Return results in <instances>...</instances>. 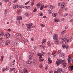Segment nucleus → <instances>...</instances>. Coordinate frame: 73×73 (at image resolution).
Returning a JSON list of instances; mask_svg holds the SVG:
<instances>
[{
	"mask_svg": "<svg viewBox=\"0 0 73 73\" xmlns=\"http://www.w3.org/2000/svg\"><path fill=\"white\" fill-rule=\"evenodd\" d=\"M27 29L28 30V31H29L30 32L31 31V28L32 27L33 28H35V25H34L32 27L33 25V24L31 23H29V24H27Z\"/></svg>",
	"mask_w": 73,
	"mask_h": 73,
	"instance_id": "f257e3e1",
	"label": "nucleus"
},
{
	"mask_svg": "<svg viewBox=\"0 0 73 73\" xmlns=\"http://www.w3.org/2000/svg\"><path fill=\"white\" fill-rule=\"evenodd\" d=\"M58 6H60L61 5V9H64L65 8V3L64 2H62V4L60 2L58 3Z\"/></svg>",
	"mask_w": 73,
	"mask_h": 73,
	"instance_id": "f03ea898",
	"label": "nucleus"
},
{
	"mask_svg": "<svg viewBox=\"0 0 73 73\" xmlns=\"http://www.w3.org/2000/svg\"><path fill=\"white\" fill-rule=\"evenodd\" d=\"M44 54H45V53L42 52V53H39V54H37V55L38 56H40L39 57V58L40 59V58H42V56H44Z\"/></svg>",
	"mask_w": 73,
	"mask_h": 73,
	"instance_id": "7ed1b4c3",
	"label": "nucleus"
},
{
	"mask_svg": "<svg viewBox=\"0 0 73 73\" xmlns=\"http://www.w3.org/2000/svg\"><path fill=\"white\" fill-rule=\"evenodd\" d=\"M53 37L54 40H58V35L57 34L53 35Z\"/></svg>",
	"mask_w": 73,
	"mask_h": 73,
	"instance_id": "20e7f679",
	"label": "nucleus"
},
{
	"mask_svg": "<svg viewBox=\"0 0 73 73\" xmlns=\"http://www.w3.org/2000/svg\"><path fill=\"white\" fill-rule=\"evenodd\" d=\"M63 60H57L56 61V64L57 65H59L60 64H62V63L63 62Z\"/></svg>",
	"mask_w": 73,
	"mask_h": 73,
	"instance_id": "39448f33",
	"label": "nucleus"
},
{
	"mask_svg": "<svg viewBox=\"0 0 73 73\" xmlns=\"http://www.w3.org/2000/svg\"><path fill=\"white\" fill-rule=\"evenodd\" d=\"M61 50H58L57 52H54L53 54V55L54 56H56L58 54H60V53H61Z\"/></svg>",
	"mask_w": 73,
	"mask_h": 73,
	"instance_id": "423d86ee",
	"label": "nucleus"
},
{
	"mask_svg": "<svg viewBox=\"0 0 73 73\" xmlns=\"http://www.w3.org/2000/svg\"><path fill=\"white\" fill-rule=\"evenodd\" d=\"M62 72V69L59 68L57 71L54 72V73H61Z\"/></svg>",
	"mask_w": 73,
	"mask_h": 73,
	"instance_id": "0eeeda50",
	"label": "nucleus"
},
{
	"mask_svg": "<svg viewBox=\"0 0 73 73\" xmlns=\"http://www.w3.org/2000/svg\"><path fill=\"white\" fill-rule=\"evenodd\" d=\"M62 64H63V66L64 68H65L66 66V65H67V63L66 62L64 61V60H63V62L62 63Z\"/></svg>",
	"mask_w": 73,
	"mask_h": 73,
	"instance_id": "6e6552de",
	"label": "nucleus"
},
{
	"mask_svg": "<svg viewBox=\"0 0 73 73\" xmlns=\"http://www.w3.org/2000/svg\"><path fill=\"white\" fill-rule=\"evenodd\" d=\"M73 66H69L68 68V70L69 71H72L73 70Z\"/></svg>",
	"mask_w": 73,
	"mask_h": 73,
	"instance_id": "1a4fd4ad",
	"label": "nucleus"
},
{
	"mask_svg": "<svg viewBox=\"0 0 73 73\" xmlns=\"http://www.w3.org/2000/svg\"><path fill=\"white\" fill-rule=\"evenodd\" d=\"M68 63H70L71 62V60H70V59H72V57L70 56H68Z\"/></svg>",
	"mask_w": 73,
	"mask_h": 73,
	"instance_id": "9d476101",
	"label": "nucleus"
},
{
	"mask_svg": "<svg viewBox=\"0 0 73 73\" xmlns=\"http://www.w3.org/2000/svg\"><path fill=\"white\" fill-rule=\"evenodd\" d=\"M15 63L12 62L10 63L11 66V67H14L15 66Z\"/></svg>",
	"mask_w": 73,
	"mask_h": 73,
	"instance_id": "9b49d317",
	"label": "nucleus"
},
{
	"mask_svg": "<svg viewBox=\"0 0 73 73\" xmlns=\"http://www.w3.org/2000/svg\"><path fill=\"white\" fill-rule=\"evenodd\" d=\"M31 63H32V60L31 59H30L27 61V64H31Z\"/></svg>",
	"mask_w": 73,
	"mask_h": 73,
	"instance_id": "f8f14e48",
	"label": "nucleus"
},
{
	"mask_svg": "<svg viewBox=\"0 0 73 73\" xmlns=\"http://www.w3.org/2000/svg\"><path fill=\"white\" fill-rule=\"evenodd\" d=\"M54 44H55L56 45H58L59 44V42L58 41V40H55L54 42Z\"/></svg>",
	"mask_w": 73,
	"mask_h": 73,
	"instance_id": "ddd939ff",
	"label": "nucleus"
},
{
	"mask_svg": "<svg viewBox=\"0 0 73 73\" xmlns=\"http://www.w3.org/2000/svg\"><path fill=\"white\" fill-rule=\"evenodd\" d=\"M48 13L49 14H50L52 13V9H50L48 11Z\"/></svg>",
	"mask_w": 73,
	"mask_h": 73,
	"instance_id": "4468645a",
	"label": "nucleus"
},
{
	"mask_svg": "<svg viewBox=\"0 0 73 73\" xmlns=\"http://www.w3.org/2000/svg\"><path fill=\"white\" fill-rule=\"evenodd\" d=\"M27 70L25 68H24L23 71L22 72V73H27Z\"/></svg>",
	"mask_w": 73,
	"mask_h": 73,
	"instance_id": "2eb2a0df",
	"label": "nucleus"
},
{
	"mask_svg": "<svg viewBox=\"0 0 73 73\" xmlns=\"http://www.w3.org/2000/svg\"><path fill=\"white\" fill-rule=\"evenodd\" d=\"M16 24L17 25H20L21 24V22L20 21H17L16 22Z\"/></svg>",
	"mask_w": 73,
	"mask_h": 73,
	"instance_id": "dca6fc26",
	"label": "nucleus"
},
{
	"mask_svg": "<svg viewBox=\"0 0 73 73\" xmlns=\"http://www.w3.org/2000/svg\"><path fill=\"white\" fill-rule=\"evenodd\" d=\"M6 37L8 38H9L10 37V35L9 33H7L6 34Z\"/></svg>",
	"mask_w": 73,
	"mask_h": 73,
	"instance_id": "f3484780",
	"label": "nucleus"
},
{
	"mask_svg": "<svg viewBox=\"0 0 73 73\" xmlns=\"http://www.w3.org/2000/svg\"><path fill=\"white\" fill-rule=\"evenodd\" d=\"M48 61L49 64H50L52 62V61L50 60V58H48Z\"/></svg>",
	"mask_w": 73,
	"mask_h": 73,
	"instance_id": "a211bd4d",
	"label": "nucleus"
},
{
	"mask_svg": "<svg viewBox=\"0 0 73 73\" xmlns=\"http://www.w3.org/2000/svg\"><path fill=\"white\" fill-rule=\"evenodd\" d=\"M52 16L53 17H56L57 16V13H52Z\"/></svg>",
	"mask_w": 73,
	"mask_h": 73,
	"instance_id": "6ab92c4d",
	"label": "nucleus"
},
{
	"mask_svg": "<svg viewBox=\"0 0 73 73\" xmlns=\"http://www.w3.org/2000/svg\"><path fill=\"white\" fill-rule=\"evenodd\" d=\"M40 47H42L43 49H45V45L44 44L40 45Z\"/></svg>",
	"mask_w": 73,
	"mask_h": 73,
	"instance_id": "aec40b11",
	"label": "nucleus"
},
{
	"mask_svg": "<svg viewBox=\"0 0 73 73\" xmlns=\"http://www.w3.org/2000/svg\"><path fill=\"white\" fill-rule=\"evenodd\" d=\"M60 57H63L64 58L65 57V56L64 54V53H61L59 55Z\"/></svg>",
	"mask_w": 73,
	"mask_h": 73,
	"instance_id": "412c9836",
	"label": "nucleus"
},
{
	"mask_svg": "<svg viewBox=\"0 0 73 73\" xmlns=\"http://www.w3.org/2000/svg\"><path fill=\"white\" fill-rule=\"evenodd\" d=\"M22 19V17L20 16L17 17V21H20V20H21Z\"/></svg>",
	"mask_w": 73,
	"mask_h": 73,
	"instance_id": "4be33fe9",
	"label": "nucleus"
},
{
	"mask_svg": "<svg viewBox=\"0 0 73 73\" xmlns=\"http://www.w3.org/2000/svg\"><path fill=\"white\" fill-rule=\"evenodd\" d=\"M42 6V4L40 3H38L37 5L36 6L37 7H40Z\"/></svg>",
	"mask_w": 73,
	"mask_h": 73,
	"instance_id": "5701e85b",
	"label": "nucleus"
},
{
	"mask_svg": "<svg viewBox=\"0 0 73 73\" xmlns=\"http://www.w3.org/2000/svg\"><path fill=\"white\" fill-rule=\"evenodd\" d=\"M15 69V68H11L10 70L9 71L10 72H11L12 71L14 72Z\"/></svg>",
	"mask_w": 73,
	"mask_h": 73,
	"instance_id": "b1692460",
	"label": "nucleus"
},
{
	"mask_svg": "<svg viewBox=\"0 0 73 73\" xmlns=\"http://www.w3.org/2000/svg\"><path fill=\"white\" fill-rule=\"evenodd\" d=\"M10 43V41L9 40H7L6 42V45H8Z\"/></svg>",
	"mask_w": 73,
	"mask_h": 73,
	"instance_id": "393cba45",
	"label": "nucleus"
},
{
	"mask_svg": "<svg viewBox=\"0 0 73 73\" xmlns=\"http://www.w3.org/2000/svg\"><path fill=\"white\" fill-rule=\"evenodd\" d=\"M30 15L28 13H25V16H27V17H28V16H29Z\"/></svg>",
	"mask_w": 73,
	"mask_h": 73,
	"instance_id": "a878e982",
	"label": "nucleus"
},
{
	"mask_svg": "<svg viewBox=\"0 0 73 73\" xmlns=\"http://www.w3.org/2000/svg\"><path fill=\"white\" fill-rule=\"evenodd\" d=\"M8 12V10H7V9H6L4 11V14H5V15H6V14H7Z\"/></svg>",
	"mask_w": 73,
	"mask_h": 73,
	"instance_id": "bb28decb",
	"label": "nucleus"
},
{
	"mask_svg": "<svg viewBox=\"0 0 73 73\" xmlns=\"http://www.w3.org/2000/svg\"><path fill=\"white\" fill-rule=\"evenodd\" d=\"M19 6V5H15L13 7V8L14 9H16L18 8Z\"/></svg>",
	"mask_w": 73,
	"mask_h": 73,
	"instance_id": "cd10ccee",
	"label": "nucleus"
},
{
	"mask_svg": "<svg viewBox=\"0 0 73 73\" xmlns=\"http://www.w3.org/2000/svg\"><path fill=\"white\" fill-rule=\"evenodd\" d=\"M14 43L17 46H18V45H19V43L17 41L15 42Z\"/></svg>",
	"mask_w": 73,
	"mask_h": 73,
	"instance_id": "c85d7f7f",
	"label": "nucleus"
},
{
	"mask_svg": "<svg viewBox=\"0 0 73 73\" xmlns=\"http://www.w3.org/2000/svg\"><path fill=\"white\" fill-rule=\"evenodd\" d=\"M13 56H10L9 58V60L10 61H11V60H13Z\"/></svg>",
	"mask_w": 73,
	"mask_h": 73,
	"instance_id": "c756f323",
	"label": "nucleus"
},
{
	"mask_svg": "<svg viewBox=\"0 0 73 73\" xmlns=\"http://www.w3.org/2000/svg\"><path fill=\"white\" fill-rule=\"evenodd\" d=\"M19 60H20V61H21L22 60V58H22V56H21V55H20L19 56Z\"/></svg>",
	"mask_w": 73,
	"mask_h": 73,
	"instance_id": "7c9ffc66",
	"label": "nucleus"
},
{
	"mask_svg": "<svg viewBox=\"0 0 73 73\" xmlns=\"http://www.w3.org/2000/svg\"><path fill=\"white\" fill-rule=\"evenodd\" d=\"M46 40L45 39H44V40H43L42 42V44H44V43H45V42H46Z\"/></svg>",
	"mask_w": 73,
	"mask_h": 73,
	"instance_id": "2f4dec72",
	"label": "nucleus"
},
{
	"mask_svg": "<svg viewBox=\"0 0 73 73\" xmlns=\"http://www.w3.org/2000/svg\"><path fill=\"white\" fill-rule=\"evenodd\" d=\"M55 21L56 23L60 22V19H55Z\"/></svg>",
	"mask_w": 73,
	"mask_h": 73,
	"instance_id": "473e14b6",
	"label": "nucleus"
},
{
	"mask_svg": "<svg viewBox=\"0 0 73 73\" xmlns=\"http://www.w3.org/2000/svg\"><path fill=\"white\" fill-rule=\"evenodd\" d=\"M0 35L1 36H4V34L1 31H0Z\"/></svg>",
	"mask_w": 73,
	"mask_h": 73,
	"instance_id": "72a5a7b5",
	"label": "nucleus"
},
{
	"mask_svg": "<svg viewBox=\"0 0 73 73\" xmlns=\"http://www.w3.org/2000/svg\"><path fill=\"white\" fill-rule=\"evenodd\" d=\"M4 58V56H1V61H3V58Z\"/></svg>",
	"mask_w": 73,
	"mask_h": 73,
	"instance_id": "f704fd0d",
	"label": "nucleus"
},
{
	"mask_svg": "<svg viewBox=\"0 0 73 73\" xmlns=\"http://www.w3.org/2000/svg\"><path fill=\"white\" fill-rule=\"evenodd\" d=\"M47 44L48 45H49V46H50L51 44L50 42L48 41L47 42Z\"/></svg>",
	"mask_w": 73,
	"mask_h": 73,
	"instance_id": "c9c22d12",
	"label": "nucleus"
},
{
	"mask_svg": "<svg viewBox=\"0 0 73 73\" xmlns=\"http://www.w3.org/2000/svg\"><path fill=\"white\" fill-rule=\"evenodd\" d=\"M33 57V55H31L29 56V59H31V58H32V57Z\"/></svg>",
	"mask_w": 73,
	"mask_h": 73,
	"instance_id": "e433bc0d",
	"label": "nucleus"
},
{
	"mask_svg": "<svg viewBox=\"0 0 73 73\" xmlns=\"http://www.w3.org/2000/svg\"><path fill=\"white\" fill-rule=\"evenodd\" d=\"M4 1L5 3H8V2H9V0H4Z\"/></svg>",
	"mask_w": 73,
	"mask_h": 73,
	"instance_id": "4c0bfd02",
	"label": "nucleus"
},
{
	"mask_svg": "<svg viewBox=\"0 0 73 73\" xmlns=\"http://www.w3.org/2000/svg\"><path fill=\"white\" fill-rule=\"evenodd\" d=\"M36 62H37L35 60H34L33 61V64H36Z\"/></svg>",
	"mask_w": 73,
	"mask_h": 73,
	"instance_id": "58836bf2",
	"label": "nucleus"
},
{
	"mask_svg": "<svg viewBox=\"0 0 73 73\" xmlns=\"http://www.w3.org/2000/svg\"><path fill=\"white\" fill-rule=\"evenodd\" d=\"M50 54H51L50 52H48L47 54L46 55L47 56H50Z\"/></svg>",
	"mask_w": 73,
	"mask_h": 73,
	"instance_id": "ea45409f",
	"label": "nucleus"
},
{
	"mask_svg": "<svg viewBox=\"0 0 73 73\" xmlns=\"http://www.w3.org/2000/svg\"><path fill=\"white\" fill-rule=\"evenodd\" d=\"M24 7V6H23V5H21L19 7V8H21V9H22V8H23Z\"/></svg>",
	"mask_w": 73,
	"mask_h": 73,
	"instance_id": "a19ab883",
	"label": "nucleus"
},
{
	"mask_svg": "<svg viewBox=\"0 0 73 73\" xmlns=\"http://www.w3.org/2000/svg\"><path fill=\"white\" fill-rule=\"evenodd\" d=\"M14 73H17V70L14 69Z\"/></svg>",
	"mask_w": 73,
	"mask_h": 73,
	"instance_id": "79ce46f5",
	"label": "nucleus"
},
{
	"mask_svg": "<svg viewBox=\"0 0 73 73\" xmlns=\"http://www.w3.org/2000/svg\"><path fill=\"white\" fill-rule=\"evenodd\" d=\"M40 26H41V27H43L45 26V25H44L41 24H40Z\"/></svg>",
	"mask_w": 73,
	"mask_h": 73,
	"instance_id": "37998d69",
	"label": "nucleus"
},
{
	"mask_svg": "<svg viewBox=\"0 0 73 73\" xmlns=\"http://www.w3.org/2000/svg\"><path fill=\"white\" fill-rule=\"evenodd\" d=\"M17 36H21V34L20 33H18L17 34Z\"/></svg>",
	"mask_w": 73,
	"mask_h": 73,
	"instance_id": "c03bdc74",
	"label": "nucleus"
},
{
	"mask_svg": "<svg viewBox=\"0 0 73 73\" xmlns=\"http://www.w3.org/2000/svg\"><path fill=\"white\" fill-rule=\"evenodd\" d=\"M65 48H66V49H68V48H69V46L68 45H66V46Z\"/></svg>",
	"mask_w": 73,
	"mask_h": 73,
	"instance_id": "a18cd8bd",
	"label": "nucleus"
},
{
	"mask_svg": "<svg viewBox=\"0 0 73 73\" xmlns=\"http://www.w3.org/2000/svg\"><path fill=\"white\" fill-rule=\"evenodd\" d=\"M29 2H30V1H28L27 2L25 3V5H27V4H28L29 3Z\"/></svg>",
	"mask_w": 73,
	"mask_h": 73,
	"instance_id": "49530a36",
	"label": "nucleus"
},
{
	"mask_svg": "<svg viewBox=\"0 0 73 73\" xmlns=\"http://www.w3.org/2000/svg\"><path fill=\"white\" fill-rule=\"evenodd\" d=\"M61 38L62 40L64 41V39H65V37H64V36H62Z\"/></svg>",
	"mask_w": 73,
	"mask_h": 73,
	"instance_id": "de8ad7c7",
	"label": "nucleus"
},
{
	"mask_svg": "<svg viewBox=\"0 0 73 73\" xmlns=\"http://www.w3.org/2000/svg\"><path fill=\"white\" fill-rule=\"evenodd\" d=\"M37 11V9H35L33 11V12H36Z\"/></svg>",
	"mask_w": 73,
	"mask_h": 73,
	"instance_id": "09e8293b",
	"label": "nucleus"
},
{
	"mask_svg": "<svg viewBox=\"0 0 73 73\" xmlns=\"http://www.w3.org/2000/svg\"><path fill=\"white\" fill-rule=\"evenodd\" d=\"M67 15H68V14L67 13H66L64 14V17L66 16Z\"/></svg>",
	"mask_w": 73,
	"mask_h": 73,
	"instance_id": "8fccbe9b",
	"label": "nucleus"
},
{
	"mask_svg": "<svg viewBox=\"0 0 73 73\" xmlns=\"http://www.w3.org/2000/svg\"><path fill=\"white\" fill-rule=\"evenodd\" d=\"M8 4L9 6H10V5H12V3L11 2H10L9 3H8Z\"/></svg>",
	"mask_w": 73,
	"mask_h": 73,
	"instance_id": "3c124183",
	"label": "nucleus"
},
{
	"mask_svg": "<svg viewBox=\"0 0 73 73\" xmlns=\"http://www.w3.org/2000/svg\"><path fill=\"white\" fill-rule=\"evenodd\" d=\"M65 31H66L64 30V31H63V32H62L61 33V35H63V34H64V33H65Z\"/></svg>",
	"mask_w": 73,
	"mask_h": 73,
	"instance_id": "603ef678",
	"label": "nucleus"
},
{
	"mask_svg": "<svg viewBox=\"0 0 73 73\" xmlns=\"http://www.w3.org/2000/svg\"><path fill=\"white\" fill-rule=\"evenodd\" d=\"M44 60V59H40L39 61H43Z\"/></svg>",
	"mask_w": 73,
	"mask_h": 73,
	"instance_id": "864d4df0",
	"label": "nucleus"
},
{
	"mask_svg": "<svg viewBox=\"0 0 73 73\" xmlns=\"http://www.w3.org/2000/svg\"><path fill=\"white\" fill-rule=\"evenodd\" d=\"M44 8V6H42L40 8V10H42V9Z\"/></svg>",
	"mask_w": 73,
	"mask_h": 73,
	"instance_id": "5fc2aeb1",
	"label": "nucleus"
},
{
	"mask_svg": "<svg viewBox=\"0 0 73 73\" xmlns=\"http://www.w3.org/2000/svg\"><path fill=\"white\" fill-rule=\"evenodd\" d=\"M66 46V45L64 44H63L62 45V46L64 48H65Z\"/></svg>",
	"mask_w": 73,
	"mask_h": 73,
	"instance_id": "6e6d98bb",
	"label": "nucleus"
},
{
	"mask_svg": "<svg viewBox=\"0 0 73 73\" xmlns=\"http://www.w3.org/2000/svg\"><path fill=\"white\" fill-rule=\"evenodd\" d=\"M5 70V68H3L2 70L3 72H4Z\"/></svg>",
	"mask_w": 73,
	"mask_h": 73,
	"instance_id": "4d7b16f0",
	"label": "nucleus"
},
{
	"mask_svg": "<svg viewBox=\"0 0 73 73\" xmlns=\"http://www.w3.org/2000/svg\"><path fill=\"white\" fill-rule=\"evenodd\" d=\"M60 43L61 44H64V42L62 41L60 42Z\"/></svg>",
	"mask_w": 73,
	"mask_h": 73,
	"instance_id": "13d9d810",
	"label": "nucleus"
},
{
	"mask_svg": "<svg viewBox=\"0 0 73 73\" xmlns=\"http://www.w3.org/2000/svg\"><path fill=\"white\" fill-rule=\"evenodd\" d=\"M31 40H32V41H34V38L33 37L32 38H31Z\"/></svg>",
	"mask_w": 73,
	"mask_h": 73,
	"instance_id": "bf43d9fd",
	"label": "nucleus"
},
{
	"mask_svg": "<svg viewBox=\"0 0 73 73\" xmlns=\"http://www.w3.org/2000/svg\"><path fill=\"white\" fill-rule=\"evenodd\" d=\"M40 16H43V14L42 13H40Z\"/></svg>",
	"mask_w": 73,
	"mask_h": 73,
	"instance_id": "052dcab7",
	"label": "nucleus"
},
{
	"mask_svg": "<svg viewBox=\"0 0 73 73\" xmlns=\"http://www.w3.org/2000/svg\"><path fill=\"white\" fill-rule=\"evenodd\" d=\"M34 5V3L33 2V3H32L31 4V6H33Z\"/></svg>",
	"mask_w": 73,
	"mask_h": 73,
	"instance_id": "680f3d73",
	"label": "nucleus"
},
{
	"mask_svg": "<svg viewBox=\"0 0 73 73\" xmlns=\"http://www.w3.org/2000/svg\"><path fill=\"white\" fill-rule=\"evenodd\" d=\"M21 42H23V43H25V41H24V40H22V41H21Z\"/></svg>",
	"mask_w": 73,
	"mask_h": 73,
	"instance_id": "e2e57ef3",
	"label": "nucleus"
},
{
	"mask_svg": "<svg viewBox=\"0 0 73 73\" xmlns=\"http://www.w3.org/2000/svg\"><path fill=\"white\" fill-rule=\"evenodd\" d=\"M6 69L7 70H9V67H6Z\"/></svg>",
	"mask_w": 73,
	"mask_h": 73,
	"instance_id": "0e129e2a",
	"label": "nucleus"
},
{
	"mask_svg": "<svg viewBox=\"0 0 73 73\" xmlns=\"http://www.w3.org/2000/svg\"><path fill=\"white\" fill-rule=\"evenodd\" d=\"M40 68H42V64H40L39 66Z\"/></svg>",
	"mask_w": 73,
	"mask_h": 73,
	"instance_id": "69168bd1",
	"label": "nucleus"
},
{
	"mask_svg": "<svg viewBox=\"0 0 73 73\" xmlns=\"http://www.w3.org/2000/svg\"><path fill=\"white\" fill-rule=\"evenodd\" d=\"M48 7H49V8H52V6L50 5H48Z\"/></svg>",
	"mask_w": 73,
	"mask_h": 73,
	"instance_id": "338daca9",
	"label": "nucleus"
},
{
	"mask_svg": "<svg viewBox=\"0 0 73 73\" xmlns=\"http://www.w3.org/2000/svg\"><path fill=\"white\" fill-rule=\"evenodd\" d=\"M49 73H53V72L52 71H51L49 72Z\"/></svg>",
	"mask_w": 73,
	"mask_h": 73,
	"instance_id": "774afa93",
	"label": "nucleus"
}]
</instances>
